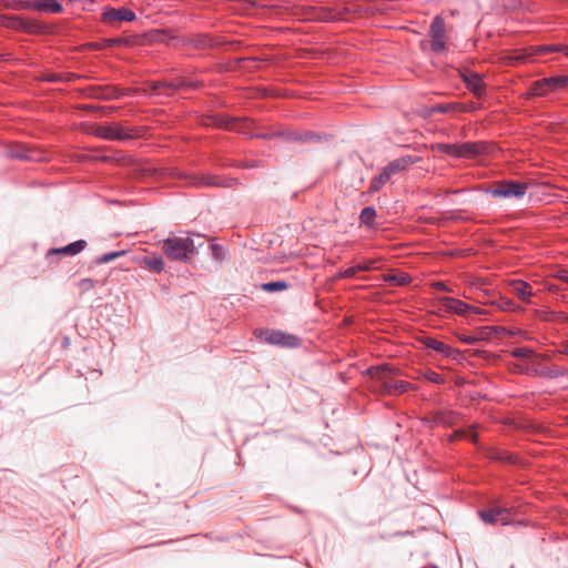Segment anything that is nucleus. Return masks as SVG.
Listing matches in <instances>:
<instances>
[{
	"instance_id": "nucleus-1",
	"label": "nucleus",
	"mask_w": 568,
	"mask_h": 568,
	"mask_svg": "<svg viewBox=\"0 0 568 568\" xmlns=\"http://www.w3.org/2000/svg\"><path fill=\"white\" fill-rule=\"evenodd\" d=\"M375 384L376 390L386 395H400L412 388V384L406 381H394L392 377L397 374V369L387 365L372 366L367 369Z\"/></svg>"
},
{
	"instance_id": "nucleus-2",
	"label": "nucleus",
	"mask_w": 568,
	"mask_h": 568,
	"mask_svg": "<svg viewBox=\"0 0 568 568\" xmlns=\"http://www.w3.org/2000/svg\"><path fill=\"white\" fill-rule=\"evenodd\" d=\"M478 516L485 524L490 525L506 526L521 523L513 508L501 501H494L486 508L478 510Z\"/></svg>"
},
{
	"instance_id": "nucleus-3",
	"label": "nucleus",
	"mask_w": 568,
	"mask_h": 568,
	"mask_svg": "<svg viewBox=\"0 0 568 568\" xmlns=\"http://www.w3.org/2000/svg\"><path fill=\"white\" fill-rule=\"evenodd\" d=\"M162 250L168 258L185 262L195 253V244L190 236H173L163 241Z\"/></svg>"
},
{
	"instance_id": "nucleus-4",
	"label": "nucleus",
	"mask_w": 568,
	"mask_h": 568,
	"mask_svg": "<svg viewBox=\"0 0 568 568\" xmlns=\"http://www.w3.org/2000/svg\"><path fill=\"white\" fill-rule=\"evenodd\" d=\"M554 52H564L568 57V47L560 44H539L517 50L507 59L510 64L525 62L536 55H544Z\"/></svg>"
},
{
	"instance_id": "nucleus-5",
	"label": "nucleus",
	"mask_w": 568,
	"mask_h": 568,
	"mask_svg": "<svg viewBox=\"0 0 568 568\" xmlns=\"http://www.w3.org/2000/svg\"><path fill=\"white\" fill-rule=\"evenodd\" d=\"M528 183L515 180H501L487 190L495 199H523L527 192Z\"/></svg>"
},
{
	"instance_id": "nucleus-6",
	"label": "nucleus",
	"mask_w": 568,
	"mask_h": 568,
	"mask_svg": "<svg viewBox=\"0 0 568 568\" xmlns=\"http://www.w3.org/2000/svg\"><path fill=\"white\" fill-rule=\"evenodd\" d=\"M256 336L271 345L295 348L301 345V338L294 334L285 333L277 329H261Z\"/></svg>"
},
{
	"instance_id": "nucleus-7",
	"label": "nucleus",
	"mask_w": 568,
	"mask_h": 568,
	"mask_svg": "<svg viewBox=\"0 0 568 568\" xmlns=\"http://www.w3.org/2000/svg\"><path fill=\"white\" fill-rule=\"evenodd\" d=\"M568 89V75H556L535 81L530 87V94L544 97L550 92Z\"/></svg>"
},
{
	"instance_id": "nucleus-8",
	"label": "nucleus",
	"mask_w": 568,
	"mask_h": 568,
	"mask_svg": "<svg viewBox=\"0 0 568 568\" xmlns=\"http://www.w3.org/2000/svg\"><path fill=\"white\" fill-rule=\"evenodd\" d=\"M436 306L439 312L454 313L462 316L469 313L481 314L479 308L450 296L437 297Z\"/></svg>"
},
{
	"instance_id": "nucleus-9",
	"label": "nucleus",
	"mask_w": 568,
	"mask_h": 568,
	"mask_svg": "<svg viewBox=\"0 0 568 568\" xmlns=\"http://www.w3.org/2000/svg\"><path fill=\"white\" fill-rule=\"evenodd\" d=\"M430 49L435 53H440L446 49V27L442 17L437 16L429 27Z\"/></svg>"
},
{
	"instance_id": "nucleus-10",
	"label": "nucleus",
	"mask_w": 568,
	"mask_h": 568,
	"mask_svg": "<svg viewBox=\"0 0 568 568\" xmlns=\"http://www.w3.org/2000/svg\"><path fill=\"white\" fill-rule=\"evenodd\" d=\"M136 16L134 11L125 7L121 8H108L103 11L101 20L103 23L113 26L115 22H131L135 20Z\"/></svg>"
},
{
	"instance_id": "nucleus-11",
	"label": "nucleus",
	"mask_w": 568,
	"mask_h": 568,
	"mask_svg": "<svg viewBox=\"0 0 568 568\" xmlns=\"http://www.w3.org/2000/svg\"><path fill=\"white\" fill-rule=\"evenodd\" d=\"M193 184L197 186H217V187H233L237 184V180L233 178H225L210 173L201 174L194 178Z\"/></svg>"
},
{
	"instance_id": "nucleus-12",
	"label": "nucleus",
	"mask_w": 568,
	"mask_h": 568,
	"mask_svg": "<svg viewBox=\"0 0 568 568\" xmlns=\"http://www.w3.org/2000/svg\"><path fill=\"white\" fill-rule=\"evenodd\" d=\"M419 341L425 348L433 349L446 358H457V356L459 355V352L457 349H454L449 345L434 337L423 336Z\"/></svg>"
},
{
	"instance_id": "nucleus-13",
	"label": "nucleus",
	"mask_w": 568,
	"mask_h": 568,
	"mask_svg": "<svg viewBox=\"0 0 568 568\" xmlns=\"http://www.w3.org/2000/svg\"><path fill=\"white\" fill-rule=\"evenodd\" d=\"M529 369L532 375L546 378H558L568 375V368L558 365L539 366L538 364L532 363Z\"/></svg>"
},
{
	"instance_id": "nucleus-14",
	"label": "nucleus",
	"mask_w": 568,
	"mask_h": 568,
	"mask_svg": "<svg viewBox=\"0 0 568 568\" xmlns=\"http://www.w3.org/2000/svg\"><path fill=\"white\" fill-rule=\"evenodd\" d=\"M98 135L111 141H123L129 140L133 136L132 133L124 130L119 124H112V125H104L98 129Z\"/></svg>"
},
{
	"instance_id": "nucleus-15",
	"label": "nucleus",
	"mask_w": 568,
	"mask_h": 568,
	"mask_svg": "<svg viewBox=\"0 0 568 568\" xmlns=\"http://www.w3.org/2000/svg\"><path fill=\"white\" fill-rule=\"evenodd\" d=\"M462 79L466 88L477 98H480L485 91V83L481 75L477 72H463Z\"/></svg>"
},
{
	"instance_id": "nucleus-16",
	"label": "nucleus",
	"mask_w": 568,
	"mask_h": 568,
	"mask_svg": "<svg viewBox=\"0 0 568 568\" xmlns=\"http://www.w3.org/2000/svg\"><path fill=\"white\" fill-rule=\"evenodd\" d=\"M509 287L511 293L515 294L521 302L526 304L531 303L534 292L529 283L523 280H513L509 282Z\"/></svg>"
},
{
	"instance_id": "nucleus-17",
	"label": "nucleus",
	"mask_w": 568,
	"mask_h": 568,
	"mask_svg": "<svg viewBox=\"0 0 568 568\" xmlns=\"http://www.w3.org/2000/svg\"><path fill=\"white\" fill-rule=\"evenodd\" d=\"M33 10L45 14H58L63 11V6L57 0H33Z\"/></svg>"
},
{
	"instance_id": "nucleus-18",
	"label": "nucleus",
	"mask_w": 568,
	"mask_h": 568,
	"mask_svg": "<svg viewBox=\"0 0 568 568\" xmlns=\"http://www.w3.org/2000/svg\"><path fill=\"white\" fill-rule=\"evenodd\" d=\"M414 163H415V160L412 156L407 155V156H402V158H398V159H395V160L390 161L383 169L392 178L393 175L398 174V173L405 171L409 165H412Z\"/></svg>"
},
{
	"instance_id": "nucleus-19",
	"label": "nucleus",
	"mask_w": 568,
	"mask_h": 568,
	"mask_svg": "<svg viewBox=\"0 0 568 568\" xmlns=\"http://www.w3.org/2000/svg\"><path fill=\"white\" fill-rule=\"evenodd\" d=\"M486 143L484 142H465L460 143V158L473 159L486 152Z\"/></svg>"
},
{
	"instance_id": "nucleus-20",
	"label": "nucleus",
	"mask_w": 568,
	"mask_h": 568,
	"mask_svg": "<svg viewBox=\"0 0 568 568\" xmlns=\"http://www.w3.org/2000/svg\"><path fill=\"white\" fill-rule=\"evenodd\" d=\"M85 247H87V241L78 240L75 242H72V243L63 246V247L51 248L48 252V255L63 254V255L74 256V255L79 254L80 252H82Z\"/></svg>"
},
{
	"instance_id": "nucleus-21",
	"label": "nucleus",
	"mask_w": 568,
	"mask_h": 568,
	"mask_svg": "<svg viewBox=\"0 0 568 568\" xmlns=\"http://www.w3.org/2000/svg\"><path fill=\"white\" fill-rule=\"evenodd\" d=\"M90 90V97L99 100H113L119 99L118 88L114 87H92Z\"/></svg>"
},
{
	"instance_id": "nucleus-22",
	"label": "nucleus",
	"mask_w": 568,
	"mask_h": 568,
	"mask_svg": "<svg viewBox=\"0 0 568 568\" xmlns=\"http://www.w3.org/2000/svg\"><path fill=\"white\" fill-rule=\"evenodd\" d=\"M193 84L191 82H187L183 78H176L175 80H172L170 82L168 81H158L153 82L151 89L154 92H159L162 88H169L172 90H178L181 88L192 87Z\"/></svg>"
},
{
	"instance_id": "nucleus-23",
	"label": "nucleus",
	"mask_w": 568,
	"mask_h": 568,
	"mask_svg": "<svg viewBox=\"0 0 568 568\" xmlns=\"http://www.w3.org/2000/svg\"><path fill=\"white\" fill-rule=\"evenodd\" d=\"M468 110V106L460 102L438 103L432 108L433 112L438 113H457L467 112Z\"/></svg>"
},
{
	"instance_id": "nucleus-24",
	"label": "nucleus",
	"mask_w": 568,
	"mask_h": 568,
	"mask_svg": "<svg viewBox=\"0 0 568 568\" xmlns=\"http://www.w3.org/2000/svg\"><path fill=\"white\" fill-rule=\"evenodd\" d=\"M189 43L196 49L213 48L217 42L207 34H196L189 40Z\"/></svg>"
},
{
	"instance_id": "nucleus-25",
	"label": "nucleus",
	"mask_w": 568,
	"mask_h": 568,
	"mask_svg": "<svg viewBox=\"0 0 568 568\" xmlns=\"http://www.w3.org/2000/svg\"><path fill=\"white\" fill-rule=\"evenodd\" d=\"M390 180L389 174L383 169L378 175H376L369 184L368 191L375 193L382 189Z\"/></svg>"
},
{
	"instance_id": "nucleus-26",
	"label": "nucleus",
	"mask_w": 568,
	"mask_h": 568,
	"mask_svg": "<svg viewBox=\"0 0 568 568\" xmlns=\"http://www.w3.org/2000/svg\"><path fill=\"white\" fill-rule=\"evenodd\" d=\"M384 280L385 282L397 286H405L412 282V277L407 273L403 272L398 274L386 275Z\"/></svg>"
},
{
	"instance_id": "nucleus-27",
	"label": "nucleus",
	"mask_w": 568,
	"mask_h": 568,
	"mask_svg": "<svg viewBox=\"0 0 568 568\" xmlns=\"http://www.w3.org/2000/svg\"><path fill=\"white\" fill-rule=\"evenodd\" d=\"M143 264L155 273H161L164 270V262L160 256H146L143 258Z\"/></svg>"
},
{
	"instance_id": "nucleus-28",
	"label": "nucleus",
	"mask_w": 568,
	"mask_h": 568,
	"mask_svg": "<svg viewBox=\"0 0 568 568\" xmlns=\"http://www.w3.org/2000/svg\"><path fill=\"white\" fill-rule=\"evenodd\" d=\"M376 219V210L372 206H366L359 214L361 223L367 226H372Z\"/></svg>"
},
{
	"instance_id": "nucleus-29",
	"label": "nucleus",
	"mask_w": 568,
	"mask_h": 568,
	"mask_svg": "<svg viewBox=\"0 0 568 568\" xmlns=\"http://www.w3.org/2000/svg\"><path fill=\"white\" fill-rule=\"evenodd\" d=\"M288 288V284L284 281H273L262 284V290L265 292H281Z\"/></svg>"
},
{
	"instance_id": "nucleus-30",
	"label": "nucleus",
	"mask_w": 568,
	"mask_h": 568,
	"mask_svg": "<svg viewBox=\"0 0 568 568\" xmlns=\"http://www.w3.org/2000/svg\"><path fill=\"white\" fill-rule=\"evenodd\" d=\"M125 254V251H116V252H109V253H105L101 256H98L93 263L95 265H101V264H106V263H110L112 261H114L115 258L122 256Z\"/></svg>"
},
{
	"instance_id": "nucleus-31",
	"label": "nucleus",
	"mask_w": 568,
	"mask_h": 568,
	"mask_svg": "<svg viewBox=\"0 0 568 568\" xmlns=\"http://www.w3.org/2000/svg\"><path fill=\"white\" fill-rule=\"evenodd\" d=\"M498 307L504 312L517 313L523 311V307L510 298H501L498 303Z\"/></svg>"
},
{
	"instance_id": "nucleus-32",
	"label": "nucleus",
	"mask_w": 568,
	"mask_h": 568,
	"mask_svg": "<svg viewBox=\"0 0 568 568\" xmlns=\"http://www.w3.org/2000/svg\"><path fill=\"white\" fill-rule=\"evenodd\" d=\"M22 26L23 28L21 29V31L27 33H38L42 29L41 24L38 21L29 18H23Z\"/></svg>"
},
{
	"instance_id": "nucleus-33",
	"label": "nucleus",
	"mask_w": 568,
	"mask_h": 568,
	"mask_svg": "<svg viewBox=\"0 0 568 568\" xmlns=\"http://www.w3.org/2000/svg\"><path fill=\"white\" fill-rule=\"evenodd\" d=\"M23 18L22 17H18V16H8L4 18V26L10 28V29H13V30H17V31H21V29L23 28Z\"/></svg>"
},
{
	"instance_id": "nucleus-34",
	"label": "nucleus",
	"mask_w": 568,
	"mask_h": 568,
	"mask_svg": "<svg viewBox=\"0 0 568 568\" xmlns=\"http://www.w3.org/2000/svg\"><path fill=\"white\" fill-rule=\"evenodd\" d=\"M381 262L379 258H368V260H365L358 264H356V270L358 272H367V271H372V270H376L378 268V263Z\"/></svg>"
},
{
	"instance_id": "nucleus-35",
	"label": "nucleus",
	"mask_w": 568,
	"mask_h": 568,
	"mask_svg": "<svg viewBox=\"0 0 568 568\" xmlns=\"http://www.w3.org/2000/svg\"><path fill=\"white\" fill-rule=\"evenodd\" d=\"M310 19L327 21L331 19V13L323 8H312Z\"/></svg>"
},
{
	"instance_id": "nucleus-36",
	"label": "nucleus",
	"mask_w": 568,
	"mask_h": 568,
	"mask_svg": "<svg viewBox=\"0 0 568 568\" xmlns=\"http://www.w3.org/2000/svg\"><path fill=\"white\" fill-rule=\"evenodd\" d=\"M438 149L448 155L460 158V144H439Z\"/></svg>"
},
{
	"instance_id": "nucleus-37",
	"label": "nucleus",
	"mask_w": 568,
	"mask_h": 568,
	"mask_svg": "<svg viewBox=\"0 0 568 568\" xmlns=\"http://www.w3.org/2000/svg\"><path fill=\"white\" fill-rule=\"evenodd\" d=\"M534 354V351L528 348V347H518V348H515L513 352H511V355L513 357L517 358V359H525V358H528L530 357L531 355Z\"/></svg>"
},
{
	"instance_id": "nucleus-38",
	"label": "nucleus",
	"mask_w": 568,
	"mask_h": 568,
	"mask_svg": "<svg viewBox=\"0 0 568 568\" xmlns=\"http://www.w3.org/2000/svg\"><path fill=\"white\" fill-rule=\"evenodd\" d=\"M14 10H33V0H14L12 3Z\"/></svg>"
},
{
	"instance_id": "nucleus-39",
	"label": "nucleus",
	"mask_w": 568,
	"mask_h": 568,
	"mask_svg": "<svg viewBox=\"0 0 568 568\" xmlns=\"http://www.w3.org/2000/svg\"><path fill=\"white\" fill-rule=\"evenodd\" d=\"M454 418H455V413L448 412V413L437 414V416L435 417V420H436V423L446 425V424H452Z\"/></svg>"
},
{
	"instance_id": "nucleus-40",
	"label": "nucleus",
	"mask_w": 568,
	"mask_h": 568,
	"mask_svg": "<svg viewBox=\"0 0 568 568\" xmlns=\"http://www.w3.org/2000/svg\"><path fill=\"white\" fill-rule=\"evenodd\" d=\"M357 272L358 271L356 270V265H354V266H351V267L339 272L336 275V278H351V277H354Z\"/></svg>"
},
{
	"instance_id": "nucleus-41",
	"label": "nucleus",
	"mask_w": 568,
	"mask_h": 568,
	"mask_svg": "<svg viewBox=\"0 0 568 568\" xmlns=\"http://www.w3.org/2000/svg\"><path fill=\"white\" fill-rule=\"evenodd\" d=\"M458 338L462 343H464L466 345H475L479 341V338L477 336L465 335V334H459Z\"/></svg>"
},
{
	"instance_id": "nucleus-42",
	"label": "nucleus",
	"mask_w": 568,
	"mask_h": 568,
	"mask_svg": "<svg viewBox=\"0 0 568 568\" xmlns=\"http://www.w3.org/2000/svg\"><path fill=\"white\" fill-rule=\"evenodd\" d=\"M425 378L432 383H435V384H442L444 383V378L440 374L436 373V372H428L426 375H425Z\"/></svg>"
},
{
	"instance_id": "nucleus-43",
	"label": "nucleus",
	"mask_w": 568,
	"mask_h": 568,
	"mask_svg": "<svg viewBox=\"0 0 568 568\" xmlns=\"http://www.w3.org/2000/svg\"><path fill=\"white\" fill-rule=\"evenodd\" d=\"M97 284V281L92 278H83L80 281L79 286L82 291H89L93 288Z\"/></svg>"
},
{
	"instance_id": "nucleus-44",
	"label": "nucleus",
	"mask_w": 568,
	"mask_h": 568,
	"mask_svg": "<svg viewBox=\"0 0 568 568\" xmlns=\"http://www.w3.org/2000/svg\"><path fill=\"white\" fill-rule=\"evenodd\" d=\"M244 124H245V123H244V122H242V121L234 120V122H233L232 124L227 125V126H229L230 129H232V130H239V131H241V132L245 133V131H244Z\"/></svg>"
},
{
	"instance_id": "nucleus-45",
	"label": "nucleus",
	"mask_w": 568,
	"mask_h": 568,
	"mask_svg": "<svg viewBox=\"0 0 568 568\" xmlns=\"http://www.w3.org/2000/svg\"><path fill=\"white\" fill-rule=\"evenodd\" d=\"M556 277L565 283L568 284V271L567 270H559L556 273Z\"/></svg>"
},
{
	"instance_id": "nucleus-46",
	"label": "nucleus",
	"mask_w": 568,
	"mask_h": 568,
	"mask_svg": "<svg viewBox=\"0 0 568 568\" xmlns=\"http://www.w3.org/2000/svg\"><path fill=\"white\" fill-rule=\"evenodd\" d=\"M10 155L12 158H18V159H31V156L29 154H27L26 152L11 151Z\"/></svg>"
},
{
	"instance_id": "nucleus-47",
	"label": "nucleus",
	"mask_w": 568,
	"mask_h": 568,
	"mask_svg": "<svg viewBox=\"0 0 568 568\" xmlns=\"http://www.w3.org/2000/svg\"><path fill=\"white\" fill-rule=\"evenodd\" d=\"M433 287L436 290H439V291H447V292L450 291L444 282H435V283H433Z\"/></svg>"
},
{
	"instance_id": "nucleus-48",
	"label": "nucleus",
	"mask_w": 568,
	"mask_h": 568,
	"mask_svg": "<svg viewBox=\"0 0 568 568\" xmlns=\"http://www.w3.org/2000/svg\"><path fill=\"white\" fill-rule=\"evenodd\" d=\"M314 134L312 132H305L303 135L295 136L296 140L307 141L312 140Z\"/></svg>"
},
{
	"instance_id": "nucleus-49",
	"label": "nucleus",
	"mask_w": 568,
	"mask_h": 568,
	"mask_svg": "<svg viewBox=\"0 0 568 568\" xmlns=\"http://www.w3.org/2000/svg\"><path fill=\"white\" fill-rule=\"evenodd\" d=\"M130 92H131L130 89H118V93L120 94V98L124 97V95H129Z\"/></svg>"
},
{
	"instance_id": "nucleus-50",
	"label": "nucleus",
	"mask_w": 568,
	"mask_h": 568,
	"mask_svg": "<svg viewBox=\"0 0 568 568\" xmlns=\"http://www.w3.org/2000/svg\"><path fill=\"white\" fill-rule=\"evenodd\" d=\"M468 106V111L467 112H470V111H474L476 109V105L475 104H466Z\"/></svg>"
},
{
	"instance_id": "nucleus-51",
	"label": "nucleus",
	"mask_w": 568,
	"mask_h": 568,
	"mask_svg": "<svg viewBox=\"0 0 568 568\" xmlns=\"http://www.w3.org/2000/svg\"><path fill=\"white\" fill-rule=\"evenodd\" d=\"M425 509H426L427 511L435 513V510H434L433 508L426 507Z\"/></svg>"
}]
</instances>
